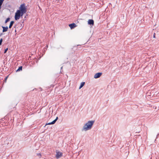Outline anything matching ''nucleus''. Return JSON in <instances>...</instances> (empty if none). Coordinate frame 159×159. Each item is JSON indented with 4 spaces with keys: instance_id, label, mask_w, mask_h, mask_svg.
I'll use <instances>...</instances> for the list:
<instances>
[{
    "instance_id": "obj_11",
    "label": "nucleus",
    "mask_w": 159,
    "mask_h": 159,
    "mask_svg": "<svg viewBox=\"0 0 159 159\" xmlns=\"http://www.w3.org/2000/svg\"><path fill=\"white\" fill-rule=\"evenodd\" d=\"M14 22L13 21H11L10 22V24L9 26V28H11Z\"/></svg>"
},
{
    "instance_id": "obj_2",
    "label": "nucleus",
    "mask_w": 159,
    "mask_h": 159,
    "mask_svg": "<svg viewBox=\"0 0 159 159\" xmlns=\"http://www.w3.org/2000/svg\"><path fill=\"white\" fill-rule=\"evenodd\" d=\"M18 10L21 11L22 15H23L26 12V9L25 4H21L19 7V10Z\"/></svg>"
},
{
    "instance_id": "obj_15",
    "label": "nucleus",
    "mask_w": 159,
    "mask_h": 159,
    "mask_svg": "<svg viewBox=\"0 0 159 159\" xmlns=\"http://www.w3.org/2000/svg\"><path fill=\"white\" fill-rule=\"evenodd\" d=\"M37 155L40 157L41 156V154L40 153H38Z\"/></svg>"
},
{
    "instance_id": "obj_1",
    "label": "nucleus",
    "mask_w": 159,
    "mask_h": 159,
    "mask_svg": "<svg viewBox=\"0 0 159 159\" xmlns=\"http://www.w3.org/2000/svg\"><path fill=\"white\" fill-rule=\"evenodd\" d=\"M94 122V121L93 120L89 121L84 125L82 130L86 131L90 129L91 128Z\"/></svg>"
},
{
    "instance_id": "obj_20",
    "label": "nucleus",
    "mask_w": 159,
    "mask_h": 159,
    "mask_svg": "<svg viewBox=\"0 0 159 159\" xmlns=\"http://www.w3.org/2000/svg\"><path fill=\"white\" fill-rule=\"evenodd\" d=\"M46 47H47V48H48V45H47V46H46Z\"/></svg>"
},
{
    "instance_id": "obj_19",
    "label": "nucleus",
    "mask_w": 159,
    "mask_h": 159,
    "mask_svg": "<svg viewBox=\"0 0 159 159\" xmlns=\"http://www.w3.org/2000/svg\"><path fill=\"white\" fill-rule=\"evenodd\" d=\"M7 78H8V76H7V77L5 78V80H7Z\"/></svg>"
},
{
    "instance_id": "obj_6",
    "label": "nucleus",
    "mask_w": 159,
    "mask_h": 159,
    "mask_svg": "<svg viewBox=\"0 0 159 159\" xmlns=\"http://www.w3.org/2000/svg\"><path fill=\"white\" fill-rule=\"evenodd\" d=\"M58 117H57V118H56V119L55 120H53L52 122H51L46 124L45 125H52V124H54L56 122V121L58 119Z\"/></svg>"
},
{
    "instance_id": "obj_21",
    "label": "nucleus",
    "mask_w": 159,
    "mask_h": 159,
    "mask_svg": "<svg viewBox=\"0 0 159 159\" xmlns=\"http://www.w3.org/2000/svg\"><path fill=\"white\" fill-rule=\"evenodd\" d=\"M2 43H0V46L1 45V44Z\"/></svg>"
},
{
    "instance_id": "obj_8",
    "label": "nucleus",
    "mask_w": 159,
    "mask_h": 159,
    "mask_svg": "<svg viewBox=\"0 0 159 159\" xmlns=\"http://www.w3.org/2000/svg\"><path fill=\"white\" fill-rule=\"evenodd\" d=\"M88 23L89 25H93L94 24V21L93 20H89L88 21Z\"/></svg>"
},
{
    "instance_id": "obj_13",
    "label": "nucleus",
    "mask_w": 159,
    "mask_h": 159,
    "mask_svg": "<svg viewBox=\"0 0 159 159\" xmlns=\"http://www.w3.org/2000/svg\"><path fill=\"white\" fill-rule=\"evenodd\" d=\"M10 18H8L6 20H5V23H6L7 22H8V21H9V20H10Z\"/></svg>"
},
{
    "instance_id": "obj_10",
    "label": "nucleus",
    "mask_w": 159,
    "mask_h": 159,
    "mask_svg": "<svg viewBox=\"0 0 159 159\" xmlns=\"http://www.w3.org/2000/svg\"><path fill=\"white\" fill-rule=\"evenodd\" d=\"M85 82H82L81 83L80 87H79V89H80L81 88H82L84 85Z\"/></svg>"
},
{
    "instance_id": "obj_17",
    "label": "nucleus",
    "mask_w": 159,
    "mask_h": 159,
    "mask_svg": "<svg viewBox=\"0 0 159 159\" xmlns=\"http://www.w3.org/2000/svg\"><path fill=\"white\" fill-rule=\"evenodd\" d=\"M2 39H1L0 40V43H2Z\"/></svg>"
},
{
    "instance_id": "obj_5",
    "label": "nucleus",
    "mask_w": 159,
    "mask_h": 159,
    "mask_svg": "<svg viewBox=\"0 0 159 159\" xmlns=\"http://www.w3.org/2000/svg\"><path fill=\"white\" fill-rule=\"evenodd\" d=\"M102 75V73L99 72L97 73L94 75V77L96 79L99 78Z\"/></svg>"
},
{
    "instance_id": "obj_18",
    "label": "nucleus",
    "mask_w": 159,
    "mask_h": 159,
    "mask_svg": "<svg viewBox=\"0 0 159 159\" xmlns=\"http://www.w3.org/2000/svg\"><path fill=\"white\" fill-rule=\"evenodd\" d=\"M153 37L154 38H155V33L153 35Z\"/></svg>"
},
{
    "instance_id": "obj_3",
    "label": "nucleus",
    "mask_w": 159,
    "mask_h": 159,
    "mask_svg": "<svg viewBox=\"0 0 159 159\" xmlns=\"http://www.w3.org/2000/svg\"><path fill=\"white\" fill-rule=\"evenodd\" d=\"M23 16V15H21V11H20L19 10H17L15 13V20H19L20 18V16Z\"/></svg>"
},
{
    "instance_id": "obj_16",
    "label": "nucleus",
    "mask_w": 159,
    "mask_h": 159,
    "mask_svg": "<svg viewBox=\"0 0 159 159\" xmlns=\"http://www.w3.org/2000/svg\"><path fill=\"white\" fill-rule=\"evenodd\" d=\"M7 50H8V48H6V49H5V50L4 53H6L7 52Z\"/></svg>"
},
{
    "instance_id": "obj_7",
    "label": "nucleus",
    "mask_w": 159,
    "mask_h": 159,
    "mask_svg": "<svg viewBox=\"0 0 159 159\" xmlns=\"http://www.w3.org/2000/svg\"><path fill=\"white\" fill-rule=\"evenodd\" d=\"M76 26V24L75 23H72L69 25V26L71 29L74 28Z\"/></svg>"
},
{
    "instance_id": "obj_9",
    "label": "nucleus",
    "mask_w": 159,
    "mask_h": 159,
    "mask_svg": "<svg viewBox=\"0 0 159 159\" xmlns=\"http://www.w3.org/2000/svg\"><path fill=\"white\" fill-rule=\"evenodd\" d=\"M2 28H3L2 32H6L7 31L8 29V27L7 26H6V27L4 26H2Z\"/></svg>"
},
{
    "instance_id": "obj_12",
    "label": "nucleus",
    "mask_w": 159,
    "mask_h": 159,
    "mask_svg": "<svg viewBox=\"0 0 159 159\" xmlns=\"http://www.w3.org/2000/svg\"><path fill=\"white\" fill-rule=\"evenodd\" d=\"M22 66L19 67L18 69L16 70V71H20L22 70Z\"/></svg>"
},
{
    "instance_id": "obj_14",
    "label": "nucleus",
    "mask_w": 159,
    "mask_h": 159,
    "mask_svg": "<svg viewBox=\"0 0 159 159\" xmlns=\"http://www.w3.org/2000/svg\"><path fill=\"white\" fill-rule=\"evenodd\" d=\"M4 0H0V5H2Z\"/></svg>"
},
{
    "instance_id": "obj_4",
    "label": "nucleus",
    "mask_w": 159,
    "mask_h": 159,
    "mask_svg": "<svg viewBox=\"0 0 159 159\" xmlns=\"http://www.w3.org/2000/svg\"><path fill=\"white\" fill-rule=\"evenodd\" d=\"M62 156V153L61 152H56V157L57 158H58L61 157Z\"/></svg>"
}]
</instances>
